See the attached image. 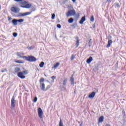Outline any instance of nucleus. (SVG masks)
Wrapping results in <instances>:
<instances>
[{
  "mask_svg": "<svg viewBox=\"0 0 126 126\" xmlns=\"http://www.w3.org/2000/svg\"><path fill=\"white\" fill-rule=\"evenodd\" d=\"M20 3L21 4V7H23L24 8H30L31 7V4L27 3L25 0L20 2Z\"/></svg>",
  "mask_w": 126,
  "mask_h": 126,
  "instance_id": "nucleus-1",
  "label": "nucleus"
},
{
  "mask_svg": "<svg viewBox=\"0 0 126 126\" xmlns=\"http://www.w3.org/2000/svg\"><path fill=\"white\" fill-rule=\"evenodd\" d=\"M76 13V12H75V10L72 9L68 10L66 13V15L67 17H69L70 16H74L75 15V14Z\"/></svg>",
  "mask_w": 126,
  "mask_h": 126,
  "instance_id": "nucleus-2",
  "label": "nucleus"
},
{
  "mask_svg": "<svg viewBox=\"0 0 126 126\" xmlns=\"http://www.w3.org/2000/svg\"><path fill=\"white\" fill-rule=\"evenodd\" d=\"M26 60L31 62H36V61H37L36 58L33 56H30L29 57H26Z\"/></svg>",
  "mask_w": 126,
  "mask_h": 126,
  "instance_id": "nucleus-3",
  "label": "nucleus"
},
{
  "mask_svg": "<svg viewBox=\"0 0 126 126\" xmlns=\"http://www.w3.org/2000/svg\"><path fill=\"white\" fill-rule=\"evenodd\" d=\"M16 55L21 59H24L25 60L26 59V56H24V53L23 52H18L17 53Z\"/></svg>",
  "mask_w": 126,
  "mask_h": 126,
  "instance_id": "nucleus-4",
  "label": "nucleus"
},
{
  "mask_svg": "<svg viewBox=\"0 0 126 126\" xmlns=\"http://www.w3.org/2000/svg\"><path fill=\"white\" fill-rule=\"evenodd\" d=\"M38 116L39 118H40L41 120L43 121V111L42 110V109H41V108H38Z\"/></svg>",
  "mask_w": 126,
  "mask_h": 126,
  "instance_id": "nucleus-5",
  "label": "nucleus"
},
{
  "mask_svg": "<svg viewBox=\"0 0 126 126\" xmlns=\"http://www.w3.org/2000/svg\"><path fill=\"white\" fill-rule=\"evenodd\" d=\"M11 10L12 11V12H14V13H18L19 12V8L17 7H12L11 8Z\"/></svg>",
  "mask_w": 126,
  "mask_h": 126,
  "instance_id": "nucleus-6",
  "label": "nucleus"
},
{
  "mask_svg": "<svg viewBox=\"0 0 126 126\" xmlns=\"http://www.w3.org/2000/svg\"><path fill=\"white\" fill-rule=\"evenodd\" d=\"M15 97H14V96H12V98H11V107L12 108H15Z\"/></svg>",
  "mask_w": 126,
  "mask_h": 126,
  "instance_id": "nucleus-7",
  "label": "nucleus"
},
{
  "mask_svg": "<svg viewBox=\"0 0 126 126\" xmlns=\"http://www.w3.org/2000/svg\"><path fill=\"white\" fill-rule=\"evenodd\" d=\"M17 75L18 77L21 78V79H24V78H25V76H24L23 72H19L17 73Z\"/></svg>",
  "mask_w": 126,
  "mask_h": 126,
  "instance_id": "nucleus-8",
  "label": "nucleus"
},
{
  "mask_svg": "<svg viewBox=\"0 0 126 126\" xmlns=\"http://www.w3.org/2000/svg\"><path fill=\"white\" fill-rule=\"evenodd\" d=\"M30 14H31L30 12H27L24 13H20L18 16H27V15H30Z\"/></svg>",
  "mask_w": 126,
  "mask_h": 126,
  "instance_id": "nucleus-9",
  "label": "nucleus"
},
{
  "mask_svg": "<svg viewBox=\"0 0 126 126\" xmlns=\"http://www.w3.org/2000/svg\"><path fill=\"white\" fill-rule=\"evenodd\" d=\"M95 92H92L90 95H89V98H91L92 99H93L94 97H95Z\"/></svg>",
  "mask_w": 126,
  "mask_h": 126,
  "instance_id": "nucleus-10",
  "label": "nucleus"
},
{
  "mask_svg": "<svg viewBox=\"0 0 126 126\" xmlns=\"http://www.w3.org/2000/svg\"><path fill=\"white\" fill-rule=\"evenodd\" d=\"M85 20H86L85 16H84L81 18V20L79 22L80 24H83V22H84Z\"/></svg>",
  "mask_w": 126,
  "mask_h": 126,
  "instance_id": "nucleus-11",
  "label": "nucleus"
},
{
  "mask_svg": "<svg viewBox=\"0 0 126 126\" xmlns=\"http://www.w3.org/2000/svg\"><path fill=\"white\" fill-rule=\"evenodd\" d=\"M76 48H78V46H79V39L78 38V37H76Z\"/></svg>",
  "mask_w": 126,
  "mask_h": 126,
  "instance_id": "nucleus-12",
  "label": "nucleus"
},
{
  "mask_svg": "<svg viewBox=\"0 0 126 126\" xmlns=\"http://www.w3.org/2000/svg\"><path fill=\"white\" fill-rule=\"evenodd\" d=\"M92 61H93V58H92V57H90V58L87 60V63L89 64L91 63V62H92Z\"/></svg>",
  "mask_w": 126,
  "mask_h": 126,
  "instance_id": "nucleus-13",
  "label": "nucleus"
},
{
  "mask_svg": "<svg viewBox=\"0 0 126 126\" xmlns=\"http://www.w3.org/2000/svg\"><path fill=\"white\" fill-rule=\"evenodd\" d=\"M113 43V41H112V40H109L108 42V44H107V48H110L111 47V45H112Z\"/></svg>",
  "mask_w": 126,
  "mask_h": 126,
  "instance_id": "nucleus-14",
  "label": "nucleus"
},
{
  "mask_svg": "<svg viewBox=\"0 0 126 126\" xmlns=\"http://www.w3.org/2000/svg\"><path fill=\"white\" fill-rule=\"evenodd\" d=\"M12 22L14 26H16V25H17V20L13 19L12 20Z\"/></svg>",
  "mask_w": 126,
  "mask_h": 126,
  "instance_id": "nucleus-15",
  "label": "nucleus"
},
{
  "mask_svg": "<svg viewBox=\"0 0 126 126\" xmlns=\"http://www.w3.org/2000/svg\"><path fill=\"white\" fill-rule=\"evenodd\" d=\"M21 69L20 68L18 67H16V68H15L14 69V71L16 73H18V72H19V71H20Z\"/></svg>",
  "mask_w": 126,
  "mask_h": 126,
  "instance_id": "nucleus-16",
  "label": "nucleus"
},
{
  "mask_svg": "<svg viewBox=\"0 0 126 126\" xmlns=\"http://www.w3.org/2000/svg\"><path fill=\"white\" fill-rule=\"evenodd\" d=\"M72 76H73V75H72V77L70 78V82L72 85H74V79Z\"/></svg>",
  "mask_w": 126,
  "mask_h": 126,
  "instance_id": "nucleus-17",
  "label": "nucleus"
},
{
  "mask_svg": "<svg viewBox=\"0 0 126 126\" xmlns=\"http://www.w3.org/2000/svg\"><path fill=\"white\" fill-rule=\"evenodd\" d=\"M66 83H67V78H65L63 81V86H66Z\"/></svg>",
  "mask_w": 126,
  "mask_h": 126,
  "instance_id": "nucleus-18",
  "label": "nucleus"
},
{
  "mask_svg": "<svg viewBox=\"0 0 126 126\" xmlns=\"http://www.w3.org/2000/svg\"><path fill=\"white\" fill-rule=\"evenodd\" d=\"M40 87L41 88L42 90H43V91H45V84L44 83H41L40 84Z\"/></svg>",
  "mask_w": 126,
  "mask_h": 126,
  "instance_id": "nucleus-19",
  "label": "nucleus"
},
{
  "mask_svg": "<svg viewBox=\"0 0 126 126\" xmlns=\"http://www.w3.org/2000/svg\"><path fill=\"white\" fill-rule=\"evenodd\" d=\"M103 121H104V116H101L99 119L98 123H102Z\"/></svg>",
  "mask_w": 126,
  "mask_h": 126,
  "instance_id": "nucleus-20",
  "label": "nucleus"
},
{
  "mask_svg": "<svg viewBox=\"0 0 126 126\" xmlns=\"http://www.w3.org/2000/svg\"><path fill=\"white\" fill-rule=\"evenodd\" d=\"M59 126H63V122L62 119L59 122Z\"/></svg>",
  "mask_w": 126,
  "mask_h": 126,
  "instance_id": "nucleus-21",
  "label": "nucleus"
},
{
  "mask_svg": "<svg viewBox=\"0 0 126 126\" xmlns=\"http://www.w3.org/2000/svg\"><path fill=\"white\" fill-rule=\"evenodd\" d=\"M15 63H23L24 62L21 60H17L15 61Z\"/></svg>",
  "mask_w": 126,
  "mask_h": 126,
  "instance_id": "nucleus-22",
  "label": "nucleus"
},
{
  "mask_svg": "<svg viewBox=\"0 0 126 126\" xmlns=\"http://www.w3.org/2000/svg\"><path fill=\"white\" fill-rule=\"evenodd\" d=\"M45 64V63L43 62H42L39 64L40 67H44V65Z\"/></svg>",
  "mask_w": 126,
  "mask_h": 126,
  "instance_id": "nucleus-23",
  "label": "nucleus"
},
{
  "mask_svg": "<svg viewBox=\"0 0 126 126\" xmlns=\"http://www.w3.org/2000/svg\"><path fill=\"white\" fill-rule=\"evenodd\" d=\"M58 66H60V63H57L54 65V68H57Z\"/></svg>",
  "mask_w": 126,
  "mask_h": 126,
  "instance_id": "nucleus-24",
  "label": "nucleus"
},
{
  "mask_svg": "<svg viewBox=\"0 0 126 126\" xmlns=\"http://www.w3.org/2000/svg\"><path fill=\"white\" fill-rule=\"evenodd\" d=\"M68 22H69V23H72V22H73V18H70V19H69L68 20Z\"/></svg>",
  "mask_w": 126,
  "mask_h": 126,
  "instance_id": "nucleus-25",
  "label": "nucleus"
},
{
  "mask_svg": "<svg viewBox=\"0 0 126 126\" xmlns=\"http://www.w3.org/2000/svg\"><path fill=\"white\" fill-rule=\"evenodd\" d=\"M76 57V55H72L71 58V61H73V60H74V59H75Z\"/></svg>",
  "mask_w": 126,
  "mask_h": 126,
  "instance_id": "nucleus-26",
  "label": "nucleus"
},
{
  "mask_svg": "<svg viewBox=\"0 0 126 126\" xmlns=\"http://www.w3.org/2000/svg\"><path fill=\"white\" fill-rule=\"evenodd\" d=\"M45 81V80L44 79V78H41L39 81V82L40 83V84H41V83H43V82H44Z\"/></svg>",
  "mask_w": 126,
  "mask_h": 126,
  "instance_id": "nucleus-27",
  "label": "nucleus"
},
{
  "mask_svg": "<svg viewBox=\"0 0 126 126\" xmlns=\"http://www.w3.org/2000/svg\"><path fill=\"white\" fill-rule=\"evenodd\" d=\"M18 22H19V23H21L22 22H23L24 21V20L22 19H20L19 20H17Z\"/></svg>",
  "mask_w": 126,
  "mask_h": 126,
  "instance_id": "nucleus-28",
  "label": "nucleus"
},
{
  "mask_svg": "<svg viewBox=\"0 0 126 126\" xmlns=\"http://www.w3.org/2000/svg\"><path fill=\"white\" fill-rule=\"evenodd\" d=\"M89 46L90 47H91V45H92V39H90L89 42Z\"/></svg>",
  "mask_w": 126,
  "mask_h": 126,
  "instance_id": "nucleus-29",
  "label": "nucleus"
},
{
  "mask_svg": "<svg viewBox=\"0 0 126 126\" xmlns=\"http://www.w3.org/2000/svg\"><path fill=\"white\" fill-rule=\"evenodd\" d=\"M94 16H92L91 17V19H90L91 22H94Z\"/></svg>",
  "mask_w": 126,
  "mask_h": 126,
  "instance_id": "nucleus-30",
  "label": "nucleus"
},
{
  "mask_svg": "<svg viewBox=\"0 0 126 126\" xmlns=\"http://www.w3.org/2000/svg\"><path fill=\"white\" fill-rule=\"evenodd\" d=\"M37 100H38V98H37V96H35L33 100L34 103H36L37 102Z\"/></svg>",
  "mask_w": 126,
  "mask_h": 126,
  "instance_id": "nucleus-31",
  "label": "nucleus"
},
{
  "mask_svg": "<svg viewBox=\"0 0 126 126\" xmlns=\"http://www.w3.org/2000/svg\"><path fill=\"white\" fill-rule=\"evenodd\" d=\"M52 79H53V80L52 81V82H54L55 81V80H54V79H56V76H53L51 77Z\"/></svg>",
  "mask_w": 126,
  "mask_h": 126,
  "instance_id": "nucleus-32",
  "label": "nucleus"
},
{
  "mask_svg": "<svg viewBox=\"0 0 126 126\" xmlns=\"http://www.w3.org/2000/svg\"><path fill=\"white\" fill-rule=\"evenodd\" d=\"M23 73L24 75H26L28 73L27 70L23 71Z\"/></svg>",
  "mask_w": 126,
  "mask_h": 126,
  "instance_id": "nucleus-33",
  "label": "nucleus"
},
{
  "mask_svg": "<svg viewBox=\"0 0 126 126\" xmlns=\"http://www.w3.org/2000/svg\"><path fill=\"white\" fill-rule=\"evenodd\" d=\"M13 36L14 37H17V33H16V32L13 33Z\"/></svg>",
  "mask_w": 126,
  "mask_h": 126,
  "instance_id": "nucleus-34",
  "label": "nucleus"
},
{
  "mask_svg": "<svg viewBox=\"0 0 126 126\" xmlns=\"http://www.w3.org/2000/svg\"><path fill=\"white\" fill-rule=\"evenodd\" d=\"M56 17V15L55 14H53L52 15V19H54Z\"/></svg>",
  "mask_w": 126,
  "mask_h": 126,
  "instance_id": "nucleus-35",
  "label": "nucleus"
},
{
  "mask_svg": "<svg viewBox=\"0 0 126 126\" xmlns=\"http://www.w3.org/2000/svg\"><path fill=\"white\" fill-rule=\"evenodd\" d=\"M23 0H15V1H17V2L20 1V2H22V1H24Z\"/></svg>",
  "mask_w": 126,
  "mask_h": 126,
  "instance_id": "nucleus-36",
  "label": "nucleus"
},
{
  "mask_svg": "<svg viewBox=\"0 0 126 126\" xmlns=\"http://www.w3.org/2000/svg\"><path fill=\"white\" fill-rule=\"evenodd\" d=\"M57 26L58 28H60V29L62 28V26L60 24H58Z\"/></svg>",
  "mask_w": 126,
  "mask_h": 126,
  "instance_id": "nucleus-37",
  "label": "nucleus"
},
{
  "mask_svg": "<svg viewBox=\"0 0 126 126\" xmlns=\"http://www.w3.org/2000/svg\"><path fill=\"white\" fill-rule=\"evenodd\" d=\"M115 6H116V7H120V4L119 3H116Z\"/></svg>",
  "mask_w": 126,
  "mask_h": 126,
  "instance_id": "nucleus-38",
  "label": "nucleus"
},
{
  "mask_svg": "<svg viewBox=\"0 0 126 126\" xmlns=\"http://www.w3.org/2000/svg\"><path fill=\"white\" fill-rule=\"evenodd\" d=\"M27 49H28L29 50H32V49H33V47L32 46H31V47H28Z\"/></svg>",
  "mask_w": 126,
  "mask_h": 126,
  "instance_id": "nucleus-39",
  "label": "nucleus"
},
{
  "mask_svg": "<svg viewBox=\"0 0 126 126\" xmlns=\"http://www.w3.org/2000/svg\"><path fill=\"white\" fill-rule=\"evenodd\" d=\"M50 86H48L46 88V89L45 90V91H46V90H48V89H49V88H50Z\"/></svg>",
  "mask_w": 126,
  "mask_h": 126,
  "instance_id": "nucleus-40",
  "label": "nucleus"
},
{
  "mask_svg": "<svg viewBox=\"0 0 126 126\" xmlns=\"http://www.w3.org/2000/svg\"><path fill=\"white\" fill-rule=\"evenodd\" d=\"M83 126V122H81V124H80V126Z\"/></svg>",
  "mask_w": 126,
  "mask_h": 126,
  "instance_id": "nucleus-41",
  "label": "nucleus"
},
{
  "mask_svg": "<svg viewBox=\"0 0 126 126\" xmlns=\"http://www.w3.org/2000/svg\"><path fill=\"white\" fill-rule=\"evenodd\" d=\"M72 1H73V3L75 2L76 1V0H72Z\"/></svg>",
  "mask_w": 126,
  "mask_h": 126,
  "instance_id": "nucleus-42",
  "label": "nucleus"
},
{
  "mask_svg": "<svg viewBox=\"0 0 126 126\" xmlns=\"http://www.w3.org/2000/svg\"><path fill=\"white\" fill-rule=\"evenodd\" d=\"M93 28H95V25H93Z\"/></svg>",
  "mask_w": 126,
  "mask_h": 126,
  "instance_id": "nucleus-43",
  "label": "nucleus"
},
{
  "mask_svg": "<svg viewBox=\"0 0 126 126\" xmlns=\"http://www.w3.org/2000/svg\"><path fill=\"white\" fill-rule=\"evenodd\" d=\"M110 0H107V1H108V2H110Z\"/></svg>",
  "mask_w": 126,
  "mask_h": 126,
  "instance_id": "nucleus-44",
  "label": "nucleus"
},
{
  "mask_svg": "<svg viewBox=\"0 0 126 126\" xmlns=\"http://www.w3.org/2000/svg\"><path fill=\"white\" fill-rule=\"evenodd\" d=\"M10 19H11V17H9V18H8V20H10Z\"/></svg>",
  "mask_w": 126,
  "mask_h": 126,
  "instance_id": "nucleus-45",
  "label": "nucleus"
},
{
  "mask_svg": "<svg viewBox=\"0 0 126 126\" xmlns=\"http://www.w3.org/2000/svg\"><path fill=\"white\" fill-rule=\"evenodd\" d=\"M105 126H110L109 125H106Z\"/></svg>",
  "mask_w": 126,
  "mask_h": 126,
  "instance_id": "nucleus-46",
  "label": "nucleus"
},
{
  "mask_svg": "<svg viewBox=\"0 0 126 126\" xmlns=\"http://www.w3.org/2000/svg\"><path fill=\"white\" fill-rule=\"evenodd\" d=\"M44 76H45V77H47V75H46V74H44Z\"/></svg>",
  "mask_w": 126,
  "mask_h": 126,
  "instance_id": "nucleus-47",
  "label": "nucleus"
},
{
  "mask_svg": "<svg viewBox=\"0 0 126 126\" xmlns=\"http://www.w3.org/2000/svg\"><path fill=\"white\" fill-rule=\"evenodd\" d=\"M37 70H38V71H39V68H37Z\"/></svg>",
  "mask_w": 126,
  "mask_h": 126,
  "instance_id": "nucleus-48",
  "label": "nucleus"
},
{
  "mask_svg": "<svg viewBox=\"0 0 126 126\" xmlns=\"http://www.w3.org/2000/svg\"><path fill=\"white\" fill-rule=\"evenodd\" d=\"M66 1H68L69 0H65Z\"/></svg>",
  "mask_w": 126,
  "mask_h": 126,
  "instance_id": "nucleus-49",
  "label": "nucleus"
},
{
  "mask_svg": "<svg viewBox=\"0 0 126 126\" xmlns=\"http://www.w3.org/2000/svg\"><path fill=\"white\" fill-rule=\"evenodd\" d=\"M1 71H2V72H4V71L3 70H2Z\"/></svg>",
  "mask_w": 126,
  "mask_h": 126,
  "instance_id": "nucleus-50",
  "label": "nucleus"
},
{
  "mask_svg": "<svg viewBox=\"0 0 126 126\" xmlns=\"http://www.w3.org/2000/svg\"><path fill=\"white\" fill-rule=\"evenodd\" d=\"M74 93H75V91L74 92Z\"/></svg>",
  "mask_w": 126,
  "mask_h": 126,
  "instance_id": "nucleus-51",
  "label": "nucleus"
}]
</instances>
